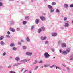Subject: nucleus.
I'll list each match as a JSON object with an SVG mask.
<instances>
[{
  "label": "nucleus",
  "mask_w": 73,
  "mask_h": 73,
  "mask_svg": "<svg viewBox=\"0 0 73 73\" xmlns=\"http://www.w3.org/2000/svg\"><path fill=\"white\" fill-rule=\"evenodd\" d=\"M47 8L49 9L50 11V13H52V12H53L54 11V10L53 9V7L52 6L50 5H48L47 6Z\"/></svg>",
  "instance_id": "obj_1"
},
{
  "label": "nucleus",
  "mask_w": 73,
  "mask_h": 73,
  "mask_svg": "<svg viewBox=\"0 0 73 73\" xmlns=\"http://www.w3.org/2000/svg\"><path fill=\"white\" fill-rule=\"evenodd\" d=\"M44 56L45 57V58H48L50 57V55L47 52H45L44 54Z\"/></svg>",
  "instance_id": "obj_2"
},
{
  "label": "nucleus",
  "mask_w": 73,
  "mask_h": 73,
  "mask_svg": "<svg viewBox=\"0 0 73 73\" xmlns=\"http://www.w3.org/2000/svg\"><path fill=\"white\" fill-rule=\"evenodd\" d=\"M40 38L41 40H42V41H44V40H45L47 39V37L46 36L44 37L43 36H42Z\"/></svg>",
  "instance_id": "obj_3"
},
{
  "label": "nucleus",
  "mask_w": 73,
  "mask_h": 73,
  "mask_svg": "<svg viewBox=\"0 0 73 73\" xmlns=\"http://www.w3.org/2000/svg\"><path fill=\"white\" fill-rule=\"evenodd\" d=\"M61 46L62 48H66V45L65 43H63L61 44Z\"/></svg>",
  "instance_id": "obj_4"
},
{
  "label": "nucleus",
  "mask_w": 73,
  "mask_h": 73,
  "mask_svg": "<svg viewBox=\"0 0 73 73\" xmlns=\"http://www.w3.org/2000/svg\"><path fill=\"white\" fill-rule=\"evenodd\" d=\"M40 19L42 21H45L46 20V18L44 17L41 16L40 17Z\"/></svg>",
  "instance_id": "obj_5"
},
{
  "label": "nucleus",
  "mask_w": 73,
  "mask_h": 73,
  "mask_svg": "<svg viewBox=\"0 0 73 73\" xmlns=\"http://www.w3.org/2000/svg\"><path fill=\"white\" fill-rule=\"evenodd\" d=\"M68 23H69V21H67V22L65 23V25H64L65 28H66V27H69V24Z\"/></svg>",
  "instance_id": "obj_6"
},
{
  "label": "nucleus",
  "mask_w": 73,
  "mask_h": 73,
  "mask_svg": "<svg viewBox=\"0 0 73 73\" xmlns=\"http://www.w3.org/2000/svg\"><path fill=\"white\" fill-rule=\"evenodd\" d=\"M26 54L27 56H31L32 54V52L30 53L28 52H27L26 53Z\"/></svg>",
  "instance_id": "obj_7"
},
{
  "label": "nucleus",
  "mask_w": 73,
  "mask_h": 73,
  "mask_svg": "<svg viewBox=\"0 0 73 73\" xmlns=\"http://www.w3.org/2000/svg\"><path fill=\"white\" fill-rule=\"evenodd\" d=\"M15 60L17 62L20 61V57H17L15 58Z\"/></svg>",
  "instance_id": "obj_8"
},
{
  "label": "nucleus",
  "mask_w": 73,
  "mask_h": 73,
  "mask_svg": "<svg viewBox=\"0 0 73 73\" xmlns=\"http://www.w3.org/2000/svg\"><path fill=\"white\" fill-rule=\"evenodd\" d=\"M62 53L63 54H64V55L67 54L68 53V52L66 51H63Z\"/></svg>",
  "instance_id": "obj_9"
},
{
  "label": "nucleus",
  "mask_w": 73,
  "mask_h": 73,
  "mask_svg": "<svg viewBox=\"0 0 73 73\" xmlns=\"http://www.w3.org/2000/svg\"><path fill=\"white\" fill-rule=\"evenodd\" d=\"M0 44L1 45H2V46H3V45H5V43H4V42L3 41H1L0 42Z\"/></svg>",
  "instance_id": "obj_10"
},
{
  "label": "nucleus",
  "mask_w": 73,
  "mask_h": 73,
  "mask_svg": "<svg viewBox=\"0 0 73 73\" xmlns=\"http://www.w3.org/2000/svg\"><path fill=\"white\" fill-rule=\"evenodd\" d=\"M39 21H40V20H39V19H37L35 21V23H36V24H38V23H39Z\"/></svg>",
  "instance_id": "obj_11"
},
{
  "label": "nucleus",
  "mask_w": 73,
  "mask_h": 73,
  "mask_svg": "<svg viewBox=\"0 0 73 73\" xmlns=\"http://www.w3.org/2000/svg\"><path fill=\"white\" fill-rule=\"evenodd\" d=\"M10 29L11 31V32H15V30L13 28H10Z\"/></svg>",
  "instance_id": "obj_12"
},
{
  "label": "nucleus",
  "mask_w": 73,
  "mask_h": 73,
  "mask_svg": "<svg viewBox=\"0 0 73 73\" xmlns=\"http://www.w3.org/2000/svg\"><path fill=\"white\" fill-rule=\"evenodd\" d=\"M57 35V34L56 33H53L52 34V36L53 37H55V36H56Z\"/></svg>",
  "instance_id": "obj_13"
},
{
  "label": "nucleus",
  "mask_w": 73,
  "mask_h": 73,
  "mask_svg": "<svg viewBox=\"0 0 73 73\" xmlns=\"http://www.w3.org/2000/svg\"><path fill=\"white\" fill-rule=\"evenodd\" d=\"M70 60H73V54H71L70 56Z\"/></svg>",
  "instance_id": "obj_14"
},
{
  "label": "nucleus",
  "mask_w": 73,
  "mask_h": 73,
  "mask_svg": "<svg viewBox=\"0 0 73 73\" xmlns=\"http://www.w3.org/2000/svg\"><path fill=\"white\" fill-rule=\"evenodd\" d=\"M38 62V61H37V60H35V62L33 63V64H37Z\"/></svg>",
  "instance_id": "obj_15"
},
{
  "label": "nucleus",
  "mask_w": 73,
  "mask_h": 73,
  "mask_svg": "<svg viewBox=\"0 0 73 73\" xmlns=\"http://www.w3.org/2000/svg\"><path fill=\"white\" fill-rule=\"evenodd\" d=\"M42 31V30L41 28H39L38 29V33H40Z\"/></svg>",
  "instance_id": "obj_16"
},
{
  "label": "nucleus",
  "mask_w": 73,
  "mask_h": 73,
  "mask_svg": "<svg viewBox=\"0 0 73 73\" xmlns=\"http://www.w3.org/2000/svg\"><path fill=\"white\" fill-rule=\"evenodd\" d=\"M21 64L20 63H18L14 65L13 66H18V65H20Z\"/></svg>",
  "instance_id": "obj_17"
},
{
  "label": "nucleus",
  "mask_w": 73,
  "mask_h": 73,
  "mask_svg": "<svg viewBox=\"0 0 73 73\" xmlns=\"http://www.w3.org/2000/svg\"><path fill=\"white\" fill-rule=\"evenodd\" d=\"M26 40L27 42H29L30 41V39L28 37L26 38Z\"/></svg>",
  "instance_id": "obj_18"
},
{
  "label": "nucleus",
  "mask_w": 73,
  "mask_h": 73,
  "mask_svg": "<svg viewBox=\"0 0 73 73\" xmlns=\"http://www.w3.org/2000/svg\"><path fill=\"white\" fill-rule=\"evenodd\" d=\"M42 31H45V27L44 26L42 27H41Z\"/></svg>",
  "instance_id": "obj_19"
},
{
  "label": "nucleus",
  "mask_w": 73,
  "mask_h": 73,
  "mask_svg": "<svg viewBox=\"0 0 73 73\" xmlns=\"http://www.w3.org/2000/svg\"><path fill=\"white\" fill-rule=\"evenodd\" d=\"M26 61H27V60L24 59L23 60H21V62H23V63H24L25 62H26Z\"/></svg>",
  "instance_id": "obj_20"
},
{
  "label": "nucleus",
  "mask_w": 73,
  "mask_h": 73,
  "mask_svg": "<svg viewBox=\"0 0 73 73\" xmlns=\"http://www.w3.org/2000/svg\"><path fill=\"white\" fill-rule=\"evenodd\" d=\"M12 49L13 50H14V51H16V50L17 49V48H16L15 47H13Z\"/></svg>",
  "instance_id": "obj_21"
},
{
  "label": "nucleus",
  "mask_w": 73,
  "mask_h": 73,
  "mask_svg": "<svg viewBox=\"0 0 73 73\" xmlns=\"http://www.w3.org/2000/svg\"><path fill=\"white\" fill-rule=\"evenodd\" d=\"M22 23L23 25H25L27 24V21H24L22 22Z\"/></svg>",
  "instance_id": "obj_22"
},
{
  "label": "nucleus",
  "mask_w": 73,
  "mask_h": 73,
  "mask_svg": "<svg viewBox=\"0 0 73 73\" xmlns=\"http://www.w3.org/2000/svg\"><path fill=\"white\" fill-rule=\"evenodd\" d=\"M29 16H27L25 17V19L26 20H29Z\"/></svg>",
  "instance_id": "obj_23"
},
{
  "label": "nucleus",
  "mask_w": 73,
  "mask_h": 73,
  "mask_svg": "<svg viewBox=\"0 0 73 73\" xmlns=\"http://www.w3.org/2000/svg\"><path fill=\"white\" fill-rule=\"evenodd\" d=\"M64 6L65 8H67V7H68V4H64Z\"/></svg>",
  "instance_id": "obj_24"
},
{
  "label": "nucleus",
  "mask_w": 73,
  "mask_h": 73,
  "mask_svg": "<svg viewBox=\"0 0 73 73\" xmlns=\"http://www.w3.org/2000/svg\"><path fill=\"white\" fill-rule=\"evenodd\" d=\"M4 38V36H2L0 37V40H2Z\"/></svg>",
  "instance_id": "obj_25"
},
{
  "label": "nucleus",
  "mask_w": 73,
  "mask_h": 73,
  "mask_svg": "<svg viewBox=\"0 0 73 73\" xmlns=\"http://www.w3.org/2000/svg\"><path fill=\"white\" fill-rule=\"evenodd\" d=\"M48 66H49V64L45 65L44 66V68H46L47 67H48Z\"/></svg>",
  "instance_id": "obj_26"
},
{
  "label": "nucleus",
  "mask_w": 73,
  "mask_h": 73,
  "mask_svg": "<svg viewBox=\"0 0 73 73\" xmlns=\"http://www.w3.org/2000/svg\"><path fill=\"white\" fill-rule=\"evenodd\" d=\"M52 5H56V3L54 2H52Z\"/></svg>",
  "instance_id": "obj_27"
},
{
  "label": "nucleus",
  "mask_w": 73,
  "mask_h": 73,
  "mask_svg": "<svg viewBox=\"0 0 73 73\" xmlns=\"http://www.w3.org/2000/svg\"><path fill=\"white\" fill-rule=\"evenodd\" d=\"M22 48L24 50L26 49H27V47L26 46H23Z\"/></svg>",
  "instance_id": "obj_28"
},
{
  "label": "nucleus",
  "mask_w": 73,
  "mask_h": 73,
  "mask_svg": "<svg viewBox=\"0 0 73 73\" xmlns=\"http://www.w3.org/2000/svg\"><path fill=\"white\" fill-rule=\"evenodd\" d=\"M55 68V65H52L50 66V68Z\"/></svg>",
  "instance_id": "obj_29"
},
{
  "label": "nucleus",
  "mask_w": 73,
  "mask_h": 73,
  "mask_svg": "<svg viewBox=\"0 0 73 73\" xmlns=\"http://www.w3.org/2000/svg\"><path fill=\"white\" fill-rule=\"evenodd\" d=\"M15 22L13 21H12L10 23V24H13Z\"/></svg>",
  "instance_id": "obj_30"
},
{
  "label": "nucleus",
  "mask_w": 73,
  "mask_h": 73,
  "mask_svg": "<svg viewBox=\"0 0 73 73\" xmlns=\"http://www.w3.org/2000/svg\"><path fill=\"white\" fill-rule=\"evenodd\" d=\"M10 46L11 47H12V46H14V44L11 43L10 45Z\"/></svg>",
  "instance_id": "obj_31"
},
{
  "label": "nucleus",
  "mask_w": 73,
  "mask_h": 73,
  "mask_svg": "<svg viewBox=\"0 0 73 73\" xmlns=\"http://www.w3.org/2000/svg\"><path fill=\"white\" fill-rule=\"evenodd\" d=\"M70 8H73V4H71L70 5Z\"/></svg>",
  "instance_id": "obj_32"
},
{
  "label": "nucleus",
  "mask_w": 73,
  "mask_h": 73,
  "mask_svg": "<svg viewBox=\"0 0 73 73\" xmlns=\"http://www.w3.org/2000/svg\"><path fill=\"white\" fill-rule=\"evenodd\" d=\"M49 43V41H47L45 42V44H48Z\"/></svg>",
  "instance_id": "obj_33"
},
{
  "label": "nucleus",
  "mask_w": 73,
  "mask_h": 73,
  "mask_svg": "<svg viewBox=\"0 0 73 73\" xmlns=\"http://www.w3.org/2000/svg\"><path fill=\"white\" fill-rule=\"evenodd\" d=\"M3 3L0 2V7H2V6H3Z\"/></svg>",
  "instance_id": "obj_34"
},
{
  "label": "nucleus",
  "mask_w": 73,
  "mask_h": 73,
  "mask_svg": "<svg viewBox=\"0 0 73 73\" xmlns=\"http://www.w3.org/2000/svg\"><path fill=\"white\" fill-rule=\"evenodd\" d=\"M37 69H38V66H36V68L34 69V70H37Z\"/></svg>",
  "instance_id": "obj_35"
},
{
  "label": "nucleus",
  "mask_w": 73,
  "mask_h": 73,
  "mask_svg": "<svg viewBox=\"0 0 73 73\" xmlns=\"http://www.w3.org/2000/svg\"><path fill=\"white\" fill-rule=\"evenodd\" d=\"M62 42V41L61 40H59L58 42V44H61Z\"/></svg>",
  "instance_id": "obj_36"
},
{
  "label": "nucleus",
  "mask_w": 73,
  "mask_h": 73,
  "mask_svg": "<svg viewBox=\"0 0 73 73\" xmlns=\"http://www.w3.org/2000/svg\"><path fill=\"white\" fill-rule=\"evenodd\" d=\"M16 30L17 31H19L20 30V28H17Z\"/></svg>",
  "instance_id": "obj_37"
},
{
  "label": "nucleus",
  "mask_w": 73,
  "mask_h": 73,
  "mask_svg": "<svg viewBox=\"0 0 73 73\" xmlns=\"http://www.w3.org/2000/svg\"><path fill=\"white\" fill-rule=\"evenodd\" d=\"M56 12L57 13H58L59 12H60V10H59L58 9H57Z\"/></svg>",
  "instance_id": "obj_38"
},
{
  "label": "nucleus",
  "mask_w": 73,
  "mask_h": 73,
  "mask_svg": "<svg viewBox=\"0 0 73 73\" xmlns=\"http://www.w3.org/2000/svg\"><path fill=\"white\" fill-rule=\"evenodd\" d=\"M20 41L22 42H24V40L23 39H21Z\"/></svg>",
  "instance_id": "obj_39"
},
{
  "label": "nucleus",
  "mask_w": 73,
  "mask_h": 73,
  "mask_svg": "<svg viewBox=\"0 0 73 73\" xmlns=\"http://www.w3.org/2000/svg\"><path fill=\"white\" fill-rule=\"evenodd\" d=\"M6 37H7V38H9L10 37V36L9 35H6Z\"/></svg>",
  "instance_id": "obj_40"
},
{
  "label": "nucleus",
  "mask_w": 73,
  "mask_h": 73,
  "mask_svg": "<svg viewBox=\"0 0 73 73\" xmlns=\"http://www.w3.org/2000/svg\"><path fill=\"white\" fill-rule=\"evenodd\" d=\"M35 27V26H33L31 27V29L33 30V28Z\"/></svg>",
  "instance_id": "obj_41"
},
{
  "label": "nucleus",
  "mask_w": 73,
  "mask_h": 73,
  "mask_svg": "<svg viewBox=\"0 0 73 73\" xmlns=\"http://www.w3.org/2000/svg\"><path fill=\"white\" fill-rule=\"evenodd\" d=\"M43 62L42 60H40L38 62V63H43Z\"/></svg>",
  "instance_id": "obj_42"
},
{
  "label": "nucleus",
  "mask_w": 73,
  "mask_h": 73,
  "mask_svg": "<svg viewBox=\"0 0 73 73\" xmlns=\"http://www.w3.org/2000/svg\"><path fill=\"white\" fill-rule=\"evenodd\" d=\"M12 66L11 65H9L8 67V68H11V66Z\"/></svg>",
  "instance_id": "obj_43"
},
{
  "label": "nucleus",
  "mask_w": 73,
  "mask_h": 73,
  "mask_svg": "<svg viewBox=\"0 0 73 73\" xmlns=\"http://www.w3.org/2000/svg\"><path fill=\"white\" fill-rule=\"evenodd\" d=\"M7 34L8 35H10V34H11V32H9V31H8L7 32Z\"/></svg>",
  "instance_id": "obj_44"
},
{
  "label": "nucleus",
  "mask_w": 73,
  "mask_h": 73,
  "mask_svg": "<svg viewBox=\"0 0 73 73\" xmlns=\"http://www.w3.org/2000/svg\"><path fill=\"white\" fill-rule=\"evenodd\" d=\"M6 55V53L4 52L3 53V56H5Z\"/></svg>",
  "instance_id": "obj_45"
},
{
  "label": "nucleus",
  "mask_w": 73,
  "mask_h": 73,
  "mask_svg": "<svg viewBox=\"0 0 73 73\" xmlns=\"http://www.w3.org/2000/svg\"><path fill=\"white\" fill-rule=\"evenodd\" d=\"M51 50H52V52H54V49L53 48H51Z\"/></svg>",
  "instance_id": "obj_46"
},
{
  "label": "nucleus",
  "mask_w": 73,
  "mask_h": 73,
  "mask_svg": "<svg viewBox=\"0 0 73 73\" xmlns=\"http://www.w3.org/2000/svg\"><path fill=\"white\" fill-rule=\"evenodd\" d=\"M66 20H67V17H65L64 18V21H66Z\"/></svg>",
  "instance_id": "obj_47"
},
{
  "label": "nucleus",
  "mask_w": 73,
  "mask_h": 73,
  "mask_svg": "<svg viewBox=\"0 0 73 73\" xmlns=\"http://www.w3.org/2000/svg\"><path fill=\"white\" fill-rule=\"evenodd\" d=\"M21 3L22 4H25V3H24V2H23L21 1Z\"/></svg>",
  "instance_id": "obj_48"
},
{
  "label": "nucleus",
  "mask_w": 73,
  "mask_h": 73,
  "mask_svg": "<svg viewBox=\"0 0 73 73\" xmlns=\"http://www.w3.org/2000/svg\"><path fill=\"white\" fill-rule=\"evenodd\" d=\"M66 51L68 52V53H69V52H70V51H69V50H66Z\"/></svg>",
  "instance_id": "obj_49"
},
{
  "label": "nucleus",
  "mask_w": 73,
  "mask_h": 73,
  "mask_svg": "<svg viewBox=\"0 0 73 73\" xmlns=\"http://www.w3.org/2000/svg\"><path fill=\"white\" fill-rule=\"evenodd\" d=\"M59 52L60 53H62V50H59Z\"/></svg>",
  "instance_id": "obj_50"
},
{
  "label": "nucleus",
  "mask_w": 73,
  "mask_h": 73,
  "mask_svg": "<svg viewBox=\"0 0 73 73\" xmlns=\"http://www.w3.org/2000/svg\"><path fill=\"white\" fill-rule=\"evenodd\" d=\"M18 44L19 45H21V43L20 42H18Z\"/></svg>",
  "instance_id": "obj_51"
},
{
  "label": "nucleus",
  "mask_w": 73,
  "mask_h": 73,
  "mask_svg": "<svg viewBox=\"0 0 73 73\" xmlns=\"http://www.w3.org/2000/svg\"><path fill=\"white\" fill-rule=\"evenodd\" d=\"M58 67L57 66H55V68L56 69H58Z\"/></svg>",
  "instance_id": "obj_52"
},
{
  "label": "nucleus",
  "mask_w": 73,
  "mask_h": 73,
  "mask_svg": "<svg viewBox=\"0 0 73 73\" xmlns=\"http://www.w3.org/2000/svg\"><path fill=\"white\" fill-rule=\"evenodd\" d=\"M63 65L64 67H66V66L64 64H63Z\"/></svg>",
  "instance_id": "obj_53"
},
{
  "label": "nucleus",
  "mask_w": 73,
  "mask_h": 73,
  "mask_svg": "<svg viewBox=\"0 0 73 73\" xmlns=\"http://www.w3.org/2000/svg\"><path fill=\"white\" fill-rule=\"evenodd\" d=\"M28 71V70H25V71L23 73H25L26 72Z\"/></svg>",
  "instance_id": "obj_54"
},
{
  "label": "nucleus",
  "mask_w": 73,
  "mask_h": 73,
  "mask_svg": "<svg viewBox=\"0 0 73 73\" xmlns=\"http://www.w3.org/2000/svg\"><path fill=\"white\" fill-rule=\"evenodd\" d=\"M24 68H23L21 70V72H22L23 71V70H24Z\"/></svg>",
  "instance_id": "obj_55"
},
{
  "label": "nucleus",
  "mask_w": 73,
  "mask_h": 73,
  "mask_svg": "<svg viewBox=\"0 0 73 73\" xmlns=\"http://www.w3.org/2000/svg\"><path fill=\"white\" fill-rule=\"evenodd\" d=\"M58 69L60 70H61V68H60L59 67H58Z\"/></svg>",
  "instance_id": "obj_56"
},
{
  "label": "nucleus",
  "mask_w": 73,
  "mask_h": 73,
  "mask_svg": "<svg viewBox=\"0 0 73 73\" xmlns=\"http://www.w3.org/2000/svg\"><path fill=\"white\" fill-rule=\"evenodd\" d=\"M67 70H68L69 71V67H67Z\"/></svg>",
  "instance_id": "obj_57"
},
{
  "label": "nucleus",
  "mask_w": 73,
  "mask_h": 73,
  "mask_svg": "<svg viewBox=\"0 0 73 73\" xmlns=\"http://www.w3.org/2000/svg\"><path fill=\"white\" fill-rule=\"evenodd\" d=\"M44 68V67L43 66H42L40 67V68L41 69H42V68Z\"/></svg>",
  "instance_id": "obj_58"
},
{
  "label": "nucleus",
  "mask_w": 73,
  "mask_h": 73,
  "mask_svg": "<svg viewBox=\"0 0 73 73\" xmlns=\"http://www.w3.org/2000/svg\"><path fill=\"white\" fill-rule=\"evenodd\" d=\"M31 1L32 3H33V0H31Z\"/></svg>",
  "instance_id": "obj_59"
},
{
  "label": "nucleus",
  "mask_w": 73,
  "mask_h": 73,
  "mask_svg": "<svg viewBox=\"0 0 73 73\" xmlns=\"http://www.w3.org/2000/svg\"><path fill=\"white\" fill-rule=\"evenodd\" d=\"M43 15H45V13H43Z\"/></svg>",
  "instance_id": "obj_60"
},
{
  "label": "nucleus",
  "mask_w": 73,
  "mask_h": 73,
  "mask_svg": "<svg viewBox=\"0 0 73 73\" xmlns=\"http://www.w3.org/2000/svg\"><path fill=\"white\" fill-rule=\"evenodd\" d=\"M62 23V21H60V24H61V23Z\"/></svg>",
  "instance_id": "obj_61"
},
{
  "label": "nucleus",
  "mask_w": 73,
  "mask_h": 73,
  "mask_svg": "<svg viewBox=\"0 0 73 73\" xmlns=\"http://www.w3.org/2000/svg\"><path fill=\"white\" fill-rule=\"evenodd\" d=\"M30 60L29 59V60H26V61H29Z\"/></svg>",
  "instance_id": "obj_62"
},
{
  "label": "nucleus",
  "mask_w": 73,
  "mask_h": 73,
  "mask_svg": "<svg viewBox=\"0 0 73 73\" xmlns=\"http://www.w3.org/2000/svg\"><path fill=\"white\" fill-rule=\"evenodd\" d=\"M13 0H9V1H13Z\"/></svg>",
  "instance_id": "obj_63"
},
{
  "label": "nucleus",
  "mask_w": 73,
  "mask_h": 73,
  "mask_svg": "<svg viewBox=\"0 0 73 73\" xmlns=\"http://www.w3.org/2000/svg\"><path fill=\"white\" fill-rule=\"evenodd\" d=\"M29 73H32V72H31V71H29Z\"/></svg>",
  "instance_id": "obj_64"
}]
</instances>
